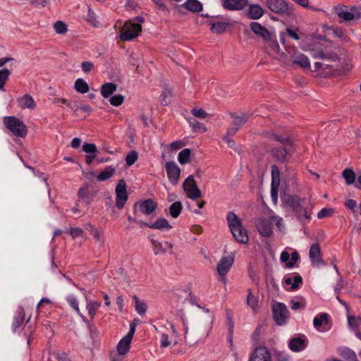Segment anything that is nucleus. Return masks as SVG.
I'll use <instances>...</instances> for the list:
<instances>
[{"mask_svg":"<svg viewBox=\"0 0 361 361\" xmlns=\"http://www.w3.org/2000/svg\"><path fill=\"white\" fill-rule=\"evenodd\" d=\"M226 219L228 228L234 239L241 244H247L249 236L247 230L243 226L240 219L233 212L227 214Z\"/></svg>","mask_w":361,"mask_h":361,"instance_id":"obj_1","label":"nucleus"},{"mask_svg":"<svg viewBox=\"0 0 361 361\" xmlns=\"http://www.w3.org/2000/svg\"><path fill=\"white\" fill-rule=\"evenodd\" d=\"M283 145V147H274L271 150L272 157L281 162H285L287 154L290 153L289 147H290L291 146L287 145V144Z\"/></svg>","mask_w":361,"mask_h":361,"instance_id":"obj_22","label":"nucleus"},{"mask_svg":"<svg viewBox=\"0 0 361 361\" xmlns=\"http://www.w3.org/2000/svg\"><path fill=\"white\" fill-rule=\"evenodd\" d=\"M273 317L279 325L286 324L288 317V310L286 306L281 302H277L272 307Z\"/></svg>","mask_w":361,"mask_h":361,"instance_id":"obj_9","label":"nucleus"},{"mask_svg":"<svg viewBox=\"0 0 361 361\" xmlns=\"http://www.w3.org/2000/svg\"><path fill=\"white\" fill-rule=\"evenodd\" d=\"M151 243L153 246L155 255L166 252V250L163 247L162 244L160 242L154 239H152Z\"/></svg>","mask_w":361,"mask_h":361,"instance_id":"obj_51","label":"nucleus"},{"mask_svg":"<svg viewBox=\"0 0 361 361\" xmlns=\"http://www.w3.org/2000/svg\"><path fill=\"white\" fill-rule=\"evenodd\" d=\"M360 13H353V12H352L351 11H348L341 10L340 11L338 12L337 14L339 18L343 19L344 20L349 21L354 18H360Z\"/></svg>","mask_w":361,"mask_h":361,"instance_id":"obj_37","label":"nucleus"},{"mask_svg":"<svg viewBox=\"0 0 361 361\" xmlns=\"http://www.w3.org/2000/svg\"><path fill=\"white\" fill-rule=\"evenodd\" d=\"M210 25L212 32L216 34L223 33L228 25L226 23L224 22H214L211 23Z\"/></svg>","mask_w":361,"mask_h":361,"instance_id":"obj_40","label":"nucleus"},{"mask_svg":"<svg viewBox=\"0 0 361 361\" xmlns=\"http://www.w3.org/2000/svg\"><path fill=\"white\" fill-rule=\"evenodd\" d=\"M221 5L227 11H240L248 5V0H221Z\"/></svg>","mask_w":361,"mask_h":361,"instance_id":"obj_18","label":"nucleus"},{"mask_svg":"<svg viewBox=\"0 0 361 361\" xmlns=\"http://www.w3.org/2000/svg\"><path fill=\"white\" fill-rule=\"evenodd\" d=\"M250 27L256 36L262 38L264 41L272 33L258 22H252Z\"/></svg>","mask_w":361,"mask_h":361,"instance_id":"obj_25","label":"nucleus"},{"mask_svg":"<svg viewBox=\"0 0 361 361\" xmlns=\"http://www.w3.org/2000/svg\"><path fill=\"white\" fill-rule=\"evenodd\" d=\"M267 7L274 13L285 14L288 13V5L285 0H267Z\"/></svg>","mask_w":361,"mask_h":361,"instance_id":"obj_13","label":"nucleus"},{"mask_svg":"<svg viewBox=\"0 0 361 361\" xmlns=\"http://www.w3.org/2000/svg\"><path fill=\"white\" fill-rule=\"evenodd\" d=\"M166 171L170 182L176 185L180 178V169L173 161H168L166 165Z\"/></svg>","mask_w":361,"mask_h":361,"instance_id":"obj_15","label":"nucleus"},{"mask_svg":"<svg viewBox=\"0 0 361 361\" xmlns=\"http://www.w3.org/2000/svg\"><path fill=\"white\" fill-rule=\"evenodd\" d=\"M68 233L73 238L79 236L83 237L85 233L83 230L80 228H71Z\"/></svg>","mask_w":361,"mask_h":361,"instance_id":"obj_59","label":"nucleus"},{"mask_svg":"<svg viewBox=\"0 0 361 361\" xmlns=\"http://www.w3.org/2000/svg\"><path fill=\"white\" fill-rule=\"evenodd\" d=\"M25 311L22 308H20L18 311V315L16 317V321L13 324L14 330H16L21 326V324H23V322L25 319Z\"/></svg>","mask_w":361,"mask_h":361,"instance_id":"obj_49","label":"nucleus"},{"mask_svg":"<svg viewBox=\"0 0 361 361\" xmlns=\"http://www.w3.org/2000/svg\"><path fill=\"white\" fill-rule=\"evenodd\" d=\"M187 121L194 131H202L204 133L207 131V128L204 126V125L197 121L195 118H189L187 119Z\"/></svg>","mask_w":361,"mask_h":361,"instance_id":"obj_36","label":"nucleus"},{"mask_svg":"<svg viewBox=\"0 0 361 361\" xmlns=\"http://www.w3.org/2000/svg\"><path fill=\"white\" fill-rule=\"evenodd\" d=\"M262 135L270 141L278 142L282 145L293 146V142L288 136H282L273 131H263Z\"/></svg>","mask_w":361,"mask_h":361,"instance_id":"obj_20","label":"nucleus"},{"mask_svg":"<svg viewBox=\"0 0 361 361\" xmlns=\"http://www.w3.org/2000/svg\"><path fill=\"white\" fill-rule=\"evenodd\" d=\"M212 328V322H209L204 326L202 324H197L190 329L185 327V338L190 343H195L200 340L201 338H206L209 336Z\"/></svg>","mask_w":361,"mask_h":361,"instance_id":"obj_2","label":"nucleus"},{"mask_svg":"<svg viewBox=\"0 0 361 361\" xmlns=\"http://www.w3.org/2000/svg\"><path fill=\"white\" fill-rule=\"evenodd\" d=\"M315 71H320V70H324L329 68L330 71L328 72V73L333 74H343L345 73L346 71H349L350 69L351 66L350 64H346L345 68H340V66L338 64L335 65H328V64H324L321 62H316L314 64Z\"/></svg>","mask_w":361,"mask_h":361,"instance_id":"obj_14","label":"nucleus"},{"mask_svg":"<svg viewBox=\"0 0 361 361\" xmlns=\"http://www.w3.org/2000/svg\"><path fill=\"white\" fill-rule=\"evenodd\" d=\"M78 197L80 198H87L90 197V191L87 185L80 188L78 190Z\"/></svg>","mask_w":361,"mask_h":361,"instance_id":"obj_61","label":"nucleus"},{"mask_svg":"<svg viewBox=\"0 0 361 361\" xmlns=\"http://www.w3.org/2000/svg\"><path fill=\"white\" fill-rule=\"evenodd\" d=\"M329 322V315L326 313H322L320 314L317 315L314 320L313 324L314 326L319 329L323 324H327Z\"/></svg>","mask_w":361,"mask_h":361,"instance_id":"obj_33","label":"nucleus"},{"mask_svg":"<svg viewBox=\"0 0 361 361\" xmlns=\"http://www.w3.org/2000/svg\"><path fill=\"white\" fill-rule=\"evenodd\" d=\"M279 168L274 165L271 166V176H272V185H279Z\"/></svg>","mask_w":361,"mask_h":361,"instance_id":"obj_50","label":"nucleus"},{"mask_svg":"<svg viewBox=\"0 0 361 361\" xmlns=\"http://www.w3.org/2000/svg\"><path fill=\"white\" fill-rule=\"evenodd\" d=\"M312 56L315 59H328L332 62H338L340 64L345 62V59L339 58L335 52L322 49L313 50Z\"/></svg>","mask_w":361,"mask_h":361,"instance_id":"obj_11","label":"nucleus"},{"mask_svg":"<svg viewBox=\"0 0 361 361\" xmlns=\"http://www.w3.org/2000/svg\"><path fill=\"white\" fill-rule=\"evenodd\" d=\"M334 214V209L331 208H324L320 210L317 214L319 219H323L327 216H331Z\"/></svg>","mask_w":361,"mask_h":361,"instance_id":"obj_56","label":"nucleus"},{"mask_svg":"<svg viewBox=\"0 0 361 361\" xmlns=\"http://www.w3.org/2000/svg\"><path fill=\"white\" fill-rule=\"evenodd\" d=\"M100 302H98L92 300L87 301L86 308L88 311V314L91 319H92L94 317L97 310L100 307Z\"/></svg>","mask_w":361,"mask_h":361,"instance_id":"obj_31","label":"nucleus"},{"mask_svg":"<svg viewBox=\"0 0 361 361\" xmlns=\"http://www.w3.org/2000/svg\"><path fill=\"white\" fill-rule=\"evenodd\" d=\"M152 1L157 6L159 10H160L163 12L167 13H169L170 12L169 8L164 3V1L162 0H152Z\"/></svg>","mask_w":361,"mask_h":361,"instance_id":"obj_60","label":"nucleus"},{"mask_svg":"<svg viewBox=\"0 0 361 361\" xmlns=\"http://www.w3.org/2000/svg\"><path fill=\"white\" fill-rule=\"evenodd\" d=\"M87 20L94 27L99 26V21L97 20L96 15L91 8L88 10Z\"/></svg>","mask_w":361,"mask_h":361,"instance_id":"obj_53","label":"nucleus"},{"mask_svg":"<svg viewBox=\"0 0 361 361\" xmlns=\"http://www.w3.org/2000/svg\"><path fill=\"white\" fill-rule=\"evenodd\" d=\"M116 196V206L118 209H121L123 208L128 197L126 191V184L123 179L119 180L117 183Z\"/></svg>","mask_w":361,"mask_h":361,"instance_id":"obj_10","label":"nucleus"},{"mask_svg":"<svg viewBox=\"0 0 361 361\" xmlns=\"http://www.w3.org/2000/svg\"><path fill=\"white\" fill-rule=\"evenodd\" d=\"M68 302L70 304V305L76 310V312L79 314L80 313V309L78 307V302L75 298L73 296H69L68 298Z\"/></svg>","mask_w":361,"mask_h":361,"instance_id":"obj_64","label":"nucleus"},{"mask_svg":"<svg viewBox=\"0 0 361 361\" xmlns=\"http://www.w3.org/2000/svg\"><path fill=\"white\" fill-rule=\"evenodd\" d=\"M247 304L249 305L252 310H255L257 307L258 300L256 297H255L252 293L251 289L248 290V295L247 297Z\"/></svg>","mask_w":361,"mask_h":361,"instance_id":"obj_47","label":"nucleus"},{"mask_svg":"<svg viewBox=\"0 0 361 361\" xmlns=\"http://www.w3.org/2000/svg\"><path fill=\"white\" fill-rule=\"evenodd\" d=\"M203 6L198 0H187L183 4L175 5V9L179 12L184 13V9L192 13H199L202 11Z\"/></svg>","mask_w":361,"mask_h":361,"instance_id":"obj_12","label":"nucleus"},{"mask_svg":"<svg viewBox=\"0 0 361 361\" xmlns=\"http://www.w3.org/2000/svg\"><path fill=\"white\" fill-rule=\"evenodd\" d=\"M345 207L351 210V212L353 213V214L355 215H357V211H356V208H357V202L356 201H355L354 200H348L345 202Z\"/></svg>","mask_w":361,"mask_h":361,"instance_id":"obj_58","label":"nucleus"},{"mask_svg":"<svg viewBox=\"0 0 361 361\" xmlns=\"http://www.w3.org/2000/svg\"><path fill=\"white\" fill-rule=\"evenodd\" d=\"M284 282L287 285H291L292 290H296L302 283V279L300 275H297L294 276L293 280L290 277L285 279Z\"/></svg>","mask_w":361,"mask_h":361,"instance_id":"obj_38","label":"nucleus"},{"mask_svg":"<svg viewBox=\"0 0 361 361\" xmlns=\"http://www.w3.org/2000/svg\"><path fill=\"white\" fill-rule=\"evenodd\" d=\"M264 14V10L258 4H250L245 12L246 16L252 20H258Z\"/></svg>","mask_w":361,"mask_h":361,"instance_id":"obj_24","label":"nucleus"},{"mask_svg":"<svg viewBox=\"0 0 361 361\" xmlns=\"http://www.w3.org/2000/svg\"><path fill=\"white\" fill-rule=\"evenodd\" d=\"M17 100L22 109H34L35 107V100L30 94H26L18 98Z\"/></svg>","mask_w":361,"mask_h":361,"instance_id":"obj_26","label":"nucleus"},{"mask_svg":"<svg viewBox=\"0 0 361 361\" xmlns=\"http://www.w3.org/2000/svg\"><path fill=\"white\" fill-rule=\"evenodd\" d=\"M171 90L169 88H164L160 96L161 104L164 106L168 105L171 102Z\"/></svg>","mask_w":361,"mask_h":361,"instance_id":"obj_44","label":"nucleus"},{"mask_svg":"<svg viewBox=\"0 0 361 361\" xmlns=\"http://www.w3.org/2000/svg\"><path fill=\"white\" fill-rule=\"evenodd\" d=\"M307 345V341L305 337H295L290 340L288 347L293 352H300L304 350Z\"/></svg>","mask_w":361,"mask_h":361,"instance_id":"obj_23","label":"nucleus"},{"mask_svg":"<svg viewBox=\"0 0 361 361\" xmlns=\"http://www.w3.org/2000/svg\"><path fill=\"white\" fill-rule=\"evenodd\" d=\"M137 159H138L137 153L135 151L132 150L126 155V164L128 166H130L137 160Z\"/></svg>","mask_w":361,"mask_h":361,"instance_id":"obj_48","label":"nucleus"},{"mask_svg":"<svg viewBox=\"0 0 361 361\" xmlns=\"http://www.w3.org/2000/svg\"><path fill=\"white\" fill-rule=\"evenodd\" d=\"M82 150L87 154H95L97 152V147L94 144L85 143L82 145Z\"/></svg>","mask_w":361,"mask_h":361,"instance_id":"obj_55","label":"nucleus"},{"mask_svg":"<svg viewBox=\"0 0 361 361\" xmlns=\"http://www.w3.org/2000/svg\"><path fill=\"white\" fill-rule=\"evenodd\" d=\"M282 219L279 216H271L269 219H259L256 222V228L259 233L264 237H269L272 235V225L276 224L279 230L282 228Z\"/></svg>","mask_w":361,"mask_h":361,"instance_id":"obj_3","label":"nucleus"},{"mask_svg":"<svg viewBox=\"0 0 361 361\" xmlns=\"http://www.w3.org/2000/svg\"><path fill=\"white\" fill-rule=\"evenodd\" d=\"M264 49L269 54H276L277 59L282 61L288 57L286 52L280 51L279 44L276 36L271 33L264 41Z\"/></svg>","mask_w":361,"mask_h":361,"instance_id":"obj_7","label":"nucleus"},{"mask_svg":"<svg viewBox=\"0 0 361 361\" xmlns=\"http://www.w3.org/2000/svg\"><path fill=\"white\" fill-rule=\"evenodd\" d=\"M286 51L288 54V58L282 61L288 63L292 62L293 64H297L302 68H309L310 66L308 58L303 54L298 52L294 47H286Z\"/></svg>","mask_w":361,"mask_h":361,"instance_id":"obj_5","label":"nucleus"},{"mask_svg":"<svg viewBox=\"0 0 361 361\" xmlns=\"http://www.w3.org/2000/svg\"><path fill=\"white\" fill-rule=\"evenodd\" d=\"M142 30L140 24L126 21L121 30L120 39L123 41H129L137 37Z\"/></svg>","mask_w":361,"mask_h":361,"instance_id":"obj_6","label":"nucleus"},{"mask_svg":"<svg viewBox=\"0 0 361 361\" xmlns=\"http://www.w3.org/2000/svg\"><path fill=\"white\" fill-rule=\"evenodd\" d=\"M94 65L92 62L84 61L81 63V68L84 73H88L93 69Z\"/></svg>","mask_w":361,"mask_h":361,"instance_id":"obj_63","label":"nucleus"},{"mask_svg":"<svg viewBox=\"0 0 361 361\" xmlns=\"http://www.w3.org/2000/svg\"><path fill=\"white\" fill-rule=\"evenodd\" d=\"M171 227L172 226L169 224L168 221L164 218H159L154 223L151 224V225L149 226V228L158 230L171 229Z\"/></svg>","mask_w":361,"mask_h":361,"instance_id":"obj_29","label":"nucleus"},{"mask_svg":"<svg viewBox=\"0 0 361 361\" xmlns=\"http://www.w3.org/2000/svg\"><path fill=\"white\" fill-rule=\"evenodd\" d=\"M123 101L124 97L121 94L114 95L109 99L110 104L114 106L121 105L123 103Z\"/></svg>","mask_w":361,"mask_h":361,"instance_id":"obj_52","label":"nucleus"},{"mask_svg":"<svg viewBox=\"0 0 361 361\" xmlns=\"http://www.w3.org/2000/svg\"><path fill=\"white\" fill-rule=\"evenodd\" d=\"M138 206L139 210L145 215L152 214L157 207V203L152 199H148L145 201L137 202L135 207Z\"/></svg>","mask_w":361,"mask_h":361,"instance_id":"obj_21","label":"nucleus"},{"mask_svg":"<svg viewBox=\"0 0 361 361\" xmlns=\"http://www.w3.org/2000/svg\"><path fill=\"white\" fill-rule=\"evenodd\" d=\"M249 361H272L269 350L263 346L255 349L250 357Z\"/></svg>","mask_w":361,"mask_h":361,"instance_id":"obj_16","label":"nucleus"},{"mask_svg":"<svg viewBox=\"0 0 361 361\" xmlns=\"http://www.w3.org/2000/svg\"><path fill=\"white\" fill-rule=\"evenodd\" d=\"M233 126H238L240 129L243 125L246 123L247 121L248 117L245 114H241L240 115H233Z\"/></svg>","mask_w":361,"mask_h":361,"instance_id":"obj_41","label":"nucleus"},{"mask_svg":"<svg viewBox=\"0 0 361 361\" xmlns=\"http://www.w3.org/2000/svg\"><path fill=\"white\" fill-rule=\"evenodd\" d=\"M286 202L296 212H300V211L302 210V208L300 204V199L297 196L288 197Z\"/></svg>","mask_w":361,"mask_h":361,"instance_id":"obj_30","label":"nucleus"},{"mask_svg":"<svg viewBox=\"0 0 361 361\" xmlns=\"http://www.w3.org/2000/svg\"><path fill=\"white\" fill-rule=\"evenodd\" d=\"M309 256L313 266L319 267L324 264L322 259L321 248L319 243H315L311 245Z\"/></svg>","mask_w":361,"mask_h":361,"instance_id":"obj_17","label":"nucleus"},{"mask_svg":"<svg viewBox=\"0 0 361 361\" xmlns=\"http://www.w3.org/2000/svg\"><path fill=\"white\" fill-rule=\"evenodd\" d=\"M117 90V85L113 82H106L101 87V94L104 98L109 97Z\"/></svg>","mask_w":361,"mask_h":361,"instance_id":"obj_28","label":"nucleus"},{"mask_svg":"<svg viewBox=\"0 0 361 361\" xmlns=\"http://www.w3.org/2000/svg\"><path fill=\"white\" fill-rule=\"evenodd\" d=\"M133 300L135 303V307L137 313L144 314L147 311V305L143 302H140L137 296H134Z\"/></svg>","mask_w":361,"mask_h":361,"instance_id":"obj_45","label":"nucleus"},{"mask_svg":"<svg viewBox=\"0 0 361 361\" xmlns=\"http://www.w3.org/2000/svg\"><path fill=\"white\" fill-rule=\"evenodd\" d=\"M190 149H184L180 151L178 156V160L180 164H185L189 161V159L190 157Z\"/></svg>","mask_w":361,"mask_h":361,"instance_id":"obj_43","label":"nucleus"},{"mask_svg":"<svg viewBox=\"0 0 361 361\" xmlns=\"http://www.w3.org/2000/svg\"><path fill=\"white\" fill-rule=\"evenodd\" d=\"M182 209V203L180 201H176L171 204V206L169 207V214L173 218L176 219L180 215Z\"/></svg>","mask_w":361,"mask_h":361,"instance_id":"obj_34","label":"nucleus"},{"mask_svg":"<svg viewBox=\"0 0 361 361\" xmlns=\"http://www.w3.org/2000/svg\"><path fill=\"white\" fill-rule=\"evenodd\" d=\"M74 87L75 90L81 94H85L90 90L88 84L82 78L75 80Z\"/></svg>","mask_w":361,"mask_h":361,"instance_id":"obj_35","label":"nucleus"},{"mask_svg":"<svg viewBox=\"0 0 361 361\" xmlns=\"http://www.w3.org/2000/svg\"><path fill=\"white\" fill-rule=\"evenodd\" d=\"M348 321L349 325L352 328L355 329L361 324V317H355V316H349L348 317Z\"/></svg>","mask_w":361,"mask_h":361,"instance_id":"obj_54","label":"nucleus"},{"mask_svg":"<svg viewBox=\"0 0 361 361\" xmlns=\"http://www.w3.org/2000/svg\"><path fill=\"white\" fill-rule=\"evenodd\" d=\"M234 258L231 256L224 257L221 259L217 265L218 274L222 276V280L225 282V275L230 270L232 264H233Z\"/></svg>","mask_w":361,"mask_h":361,"instance_id":"obj_19","label":"nucleus"},{"mask_svg":"<svg viewBox=\"0 0 361 361\" xmlns=\"http://www.w3.org/2000/svg\"><path fill=\"white\" fill-rule=\"evenodd\" d=\"M10 75H11V71L8 68H4L0 70V90H4V85L6 82V81L8 80Z\"/></svg>","mask_w":361,"mask_h":361,"instance_id":"obj_42","label":"nucleus"},{"mask_svg":"<svg viewBox=\"0 0 361 361\" xmlns=\"http://www.w3.org/2000/svg\"><path fill=\"white\" fill-rule=\"evenodd\" d=\"M191 114L199 118H205L208 114L202 109H193L191 110Z\"/></svg>","mask_w":361,"mask_h":361,"instance_id":"obj_57","label":"nucleus"},{"mask_svg":"<svg viewBox=\"0 0 361 361\" xmlns=\"http://www.w3.org/2000/svg\"><path fill=\"white\" fill-rule=\"evenodd\" d=\"M4 123L16 137H25L27 134V126L22 121L15 116L4 117Z\"/></svg>","mask_w":361,"mask_h":361,"instance_id":"obj_4","label":"nucleus"},{"mask_svg":"<svg viewBox=\"0 0 361 361\" xmlns=\"http://www.w3.org/2000/svg\"><path fill=\"white\" fill-rule=\"evenodd\" d=\"M183 188L187 195V197L192 200H196L201 197L202 195L192 176H188L185 180L183 184Z\"/></svg>","mask_w":361,"mask_h":361,"instance_id":"obj_8","label":"nucleus"},{"mask_svg":"<svg viewBox=\"0 0 361 361\" xmlns=\"http://www.w3.org/2000/svg\"><path fill=\"white\" fill-rule=\"evenodd\" d=\"M116 172L115 168L112 166L106 167L99 174L97 175V179L99 181H104L109 179Z\"/></svg>","mask_w":361,"mask_h":361,"instance_id":"obj_32","label":"nucleus"},{"mask_svg":"<svg viewBox=\"0 0 361 361\" xmlns=\"http://www.w3.org/2000/svg\"><path fill=\"white\" fill-rule=\"evenodd\" d=\"M132 338L128 336L123 338L117 345V352L126 355L129 351Z\"/></svg>","mask_w":361,"mask_h":361,"instance_id":"obj_27","label":"nucleus"},{"mask_svg":"<svg viewBox=\"0 0 361 361\" xmlns=\"http://www.w3.org/2000/svg\"><path fill=\"white\" fill-rule=\"evenodd\" d=\"M342 176L344 178L345 183L347 185H351L355 183L356 176L355 172L350 169H345L343 173Z\"/></svg>","mask_w":361,"mask_h":361,"instance_id":"obj_39","label":"nucleus"},{"mask_svg":"<svg viewBox=\"0 0 361 361\" xmlns=\"http://www.w3.org/2000/svg\"><path fill=\"white\" fill-rule=\"evenodd\" d=\"M54 28L56 32L59 35H64L68 31L67 25L61 20H58L54 24Z\"/></svg>","mask_w":361,"mask_h":361,"instance_id":"obj_46","label":"nucleus"},{"mask_svg":"<svg viewBox=\"0 0 361 361\" xmlns=\"http://www.w3.org/2000/svg\"><path fill=\"white\" fill-rule=\"evenodd\" d=\"M299 259V255L297 252H293L291 253V258L289 262H287L286 266L289 268L293 267L295 264Z\"/></svg>","mask_w":361,"mask_h":361,"instance_id":"obj_62","label":"nucleus"}]
</instances>
